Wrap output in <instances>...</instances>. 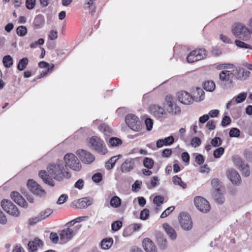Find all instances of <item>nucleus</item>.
Masks as SVG:
<instances>
[{
    "instance_id": "f257e3e1",
    "label": "nucleus",
    "mask_w": 252,
    "mask_h": 252,
    "mask_svg": "<svg viewBox=\"0 0 252 252\" xmlns=\"http://www.w3.org/2000/svg\"><path fill=\"white\" fill-rule=\"evenodd\" d=\"M47 171L49 174L45 171H41L38 175L45 183L52 187L55 185L54 181L49 175L58 181L69 179L71 177L66 165L62 160L50 164L47 167Z\"/></svg>"
},
{
    "instance_id": "f03ea898",
    "label": "nucleus",
    "mask_w": 252,
    "mask_h": 252,
    "mask_svg": "<svg viewBox=\"0 0 252 252\" xmlns=\"http://www.w3.org/2000/svg\"><path fill=\"white\" fill-rule=\"evenodd\" d=\"M231 31L236 37L243 41H247L251 37L248 27L241 23L234 24L232 27Z\"/></svg>"
},
{
    "instance_id": "7ed1b4c3",
    "label": "nucleus",
    "mask_w": 252,
    "mask_h": 252,
    "mask_svg": "<svg viewBox=\"0 0 252 252\" xmlns=\"http://www.w3.org/2000/svg\"><path fill=\"white\" fill-rule=\"evenodd\" d=\"M81 224H77L74 227L66 226L62 230L59 234L61 243L64 244L71 240L81 228Z\"/></svg>"
},
{
    "instance_id": "20e7f679",
    "label": "nucleus",
    "mask_w": 252,
    "mask_h": 252,
    "mask_svg": "<svg viewBox=\"0 0 252 252\" xmlns=\"http://www.w3.org/2000/svg\"><path fill=\"white\" fill-rule=\"evenodd\" d=\"M89 144L91 148L100 155H104L107 153V149L104 142L97 136L91 137Z\"/></svg>"
},
{
    "instance_id": "39448f33",
    "label": "nucleus",
    "mask_w": 252,
    "mask_h": 252,
    "mask_svg": "<svg viewBox=\"0 0 252 252\" xmlns=\"http://www.w3.org/2000/svg\"><path fill=\"white\" fill-rule=\"evenodd\" d=\"M65 165L75 171H79L81 168V163L77 158L72 153H67L64 157Z\"/></svg>"
},
{
    "instance_id": "423d86ee",
    "label": "nucleus",
    "mask_w": 252,
    "mask_h": 252,
    "mask_svg": "<svg viewBox=\"0 0 252 252\" xmlns=\"http://www.w3.org/2000/svg\"><path fill=\"white\" fill-rule=\"evenodd\" d=\"M125 122L127 126L135 131H139L141 129V123L135 115L130 114L126 116Z\"/></svg>"
},
{
    "instance_id": "0eeeda50",
    "label": "nucleus",
    "mask_w": 252,
    "mask_h": 252,
    "mask_svg": "<svg viewBox=\"0 0 252 252\" xmlns=\"http://www.w3.org/2000/svg\"><path fill=\"white\" fill-rule=\"evenodd\" d=\"M3 209L9 215L14 217H18L20 212L17 207L10 201L3 200L1 202Z\"/></svg>"
},
{
    "instance_id": "6e6552de",
    "label": "nucleus",
    "mask_w": 252,
    "mask_h": 252,
    "mask_svg": "<svg viewBox=\"0 0 252 252\" xmlns=\"http://www.w3.org/2000/svg\"><path fill=\"white\" fill-rule=\"evenodd\" d=\"M206 56V50L204 49H198L191 51L188 56L187 60L189 63H193L204 59Z\"/></svg>"
},
{
    "instance_id": "1a4fd4ad",
    "label": "nucleus",
    "mask_w": 252,
    "mask_h": 252,
    "mask_svg": "<svg viewBox=\"0 0 252 252\" xmlns=\"http://www.w3.org/2000/svg\"><path fill=\"white\" fill-rule=\"evenodd\" d=\"M194 203L196 207L201 212L206 213L210 210L211 207L209 203L202 197L197 196L195 197Z\"/></svg>"
},
{
    "instance_id": "9d476101",
    "label": "nucleus",
    "mask_w": 252,
    "mask_h": 252,
    "mask_svg": "<svg viewBox=\"0 0 252 252\" xmlns=\"http://www.w3.org/2000/svg\"><path fill=\"white\" fill-rule=\"evenodd\" d=\"M167 110L169 113L178 114L181 111L180 108L176 104V99L171 95H167L165 97Z\"/></svg>"
},
{
    "instance_id": "9b49d317",
    "label": "nucleus",
    "mask_w": 252,
    "mask_h": 252,
    "mask_svg": "<svg viewBox=\"0 0 252 252\" xmlns=\"http://www.w3.org/2000/svg\"><path fill=\"white\" fill-rule=\"evenodd\" d=\"M179 221L182 228L186 230H190L192 227V222L189 215L181 213L179 216Z\"/></svg>"
},
{
    "instance_id": "f8f14e48",
    "label": "nucleus",
    "mask_w": 252,
    "mask_h": 252,
    "mask_svg": "<svg viewBox=\"0 0 252 252\" xmlns=\"http://www.w3.org/2000/svg\"><path fill=\"white\" fill-rule=\"evenodd\" d=\"M27 186L31 192L36 195L42 196L45 194V191L42 187L32 180L28 181Z\"/></svg>"
},
{
    "instance_id": "ddd939ff",
    "label": "nucleus",
    "mask_w": 252,
    "mask_h": 252,
    "mask_svg": "<svg viewBox=\"0 0 252 252\" xmlns=\"http://www.w3.org/2000/svg\"><path fill=\"white\" fill-rule=\"evenodd\" d=\"M76 153L82 162L85 164H90L94 160V156L87 151L78 150Z\"/></svg>"
},
{
    "instance_id": "4468645a",
    "label": "nucleus",
    "mask_w": 252,
    "mask_h": 252,
    "mask_svg": "<svg viewBox=\"0 0 252 252\" xmlns=\"http://www.w3.org/2000/svg\"><path fill=\"white\" fill-rule=\"evenodd\" d=\"M232 70H224L221 71L219 74L220 79L226 84H231L233 82V78L234 76V68Z\"/></svg>"
},
{
    "instance_id": "2eb2a0df",
    "label": "nucleus",
    "mask_w": 252,
    "mask_h": 252,
    "mask_svg": "<svg viewBox=\"0 0 252 252\" xmlns=\"http://www.w3.org/2000/svg\"><path fill=\"white\" fill-rule=\"evenodd\" d=\"M149 111L151 114L154 116L157 119H160L166 115V112L162 107L153 104L150 106Z\"/></svg>"
},
{
    "instance_id": "dca6fc26",
    "label": "nucleus",
    "mask_w": 252,
    "mask_h": 252,
    "mask_svg": "<svg viewBox=\"0 0 252 252\" xmlns=\"http://www.w3.org/2000/svg\"><path fill=\"white\" fill-rule=\"evenodd\" d=\"M227 176L233 185L236 186L240 185L241 182L240 176L235 169H228L227 171Z\"/></svg>"
},
{
    "instance_id": "f3484780",
    "label": "nucleus",
    "mask_w": 252,
    "mask_h": 252,
    "mask_svg": "<svg viewBox=\"0 0 252 252\" xmlns=\"http://www.w3.org/2000/svg\"><path fill=\"white\" fill-rule=\"evenodd\" d=\"M137 161V158H127L122 164L121 171L124 173L130 171L134 169Z\"/></svg>"
},
{
    "instance_id": "a211bd4d",
    "label": "nucleus",
    "mask_w": 252,
    "mask_h": 252,
    "mask_svg": "<svg viewBox=\"0 0 252 252\" xmlns=\"http://www.w3.org/2000/svg\"><path fill=\"white\" fill-rule=\"evenodd\" d=\"M178 99L180 102L185 105H189L194 100L192 96L189 93L185 91L178 93Z\"/></svg>"
},
{
    "instance_id": "6ab92c4d",
    "label": "nucleus",
    "mask_w": 252,
    "mask_h": 252,
    "mask_svg": "<svg viewBox=\"0 0 252 252\" xmlns=\"http://www.w3.org/2000/svg\"><path fill=\"white\" fill-rule=\"evenodd\" d=\"M10 196L12 199L19 206L24 208H27L28 207V204L27 202L19 192L12 191L11 193Z\"/></svg>"
},
{
    "instance_id": "aec40b11",
    "label": "nucleus",
    "mask_w": 252,
    "mask_h": 252,
    "mask_svg": "<svg viewBox=\"0 0 252 252\" xmlns=\"http://www.w3.org/2000/svg\"><path fill=\"white\" fill-rule=\"evenodd\" d=\"M234 75L238 79H246L250 74V71L243 67H234Z\"/></svg>"
},
{
    "instance_id": "412c9836",
    "label": "nucleus",
    "mask_w": 252,
    "mask_h": 252,
    "mask_svg": "<svg viewBox=\"0 0 252 252\" xmlns=\"http://www.w3.org/2000/svg\"><path fill=\"white\" fill-rule=\"evenodd\" d=\"M247 96L246 93H241L237 96H234L230 101L226 104V108L228 109L231 106L244 102Z\"/></svg>"
},
{
    "instance_id": "4be33fe9",
    "label": "nucleus",
    "mask_w": 252,
    "mask_h": 252,
    "mask_svg": "<svg viewBox=\"0 0 252 252\" xmlns=\"http://www.w3.org/2000/svg\"><path fill=\"white\" fill-rule=\"evenodd\" d=\"M142 245L146 252H157L156 246L149 238H145L142 241Z\"/></svg>"
},
{
    "instance_id": "5701e85b",
    "label": "nucleus",
    "mask_w": 252,
    "mask_h": 252,
    "mask_svg": "<svg viewBox=\"0 0 252 252\" xmlns=\"http://www.w3.org/2000/svg\"><path fill=\"white\" fill-rule=\"evenodd\" d=\"M174 142L173 136H170L164 139H159L157 142V146L159 148L163 146H169L172 144Z\"/></svg>"
},
{
    "instance_id": "b1692460",
    "label": "nucleus",
    "mask_w": 252,
    "mask_h": 252,
    "mask_svg": "<svg viewBox=\"0 0 252 252\" xmlns=\"http://www.w3.org/2000/svg\"><path fill=\"white\" fill-rule=\"evenodd\" d=\"M92 200L88 197H84L77 200L76 206L77 208L82 209L85 208L91 205Z\"/></svg>"
},
{
    "instance_id": "393cba45",
    "label": "nucleus",
    "mask_w": 252,
    "mask_h": 252,
    "mask_svg": "<svg viewBox=\"0 0 252 252\" xmlns=\"http://www.w3.org/2000/svg\"><path fill=\"white\" fill-rule=\"evenodd\" d=\"M94 1V0H86L83 5L84 8L88 10L92 14H94L95 11L96 6Z\"/></svg>"
},
{
    "instance_id": "a878e982",
    "label": "nucleus",
    "mask_w": 252,
    "mask_h": 252,
    "mask_svg": "<svg viewBox=\"0 0 252 252\" xmlns=\"http://www.w3.org/2000/svg\"><path fill=\"white\" fill-rule=\"evenodd\" d=\"M163 227L171 239H176L177 237L176 232L171 226L167 223H164L163 224Z\"/></svg>"
},
{
    "instance_id": "bb28decb",
    "label": "nucleus",
    "mask_w": 252,
    "mask_h": 252,
    "mask_svg": "<svg viewBox=\"0 0 252 252\" xmlns=\"http://www.w3.org/2000/svg\"><path fill=\"white\" fill-rule=\"evenodd\" d=\"M42 245L41 241L38 239H35L33 241L29 242L28 245L29 250L32 252L37 250L38 248L40 247Z\"/></svg>"
},
{
    "instance_id": "cd10ccee",
    "label": "nucleus",
    "mask_w": 252,
    "mask_h": 252,
    "mask_svg": "<svg viewBox=\"0 0 252 252\" xmlns=\"http://www.w3.org/2000/svg\"><path fill=\"white\" fill-rule=\"evenodd\" d=\"M44 22L45 21L43 16L41 15H38L34 19V26L35 29L41 28L43 26Z\"/></svg>"
},
{
    "instance_id": "c85d7f7f",
    "label": "nucleus",
    "mask_w": 252,
    "mask_h": 252,
    "mask_svg": "<svg viewBox=\"0 0 252 252\" xmlns=\"http://www.w3.org/2000/svg\"><path fill=\"white\" fill-rule=\"evenodd\" d=\"M204 92L201 88H197L194 93V100L196 101H201L204 98Z\"/></svg>"
},
{
    "instance_id": "c756f323",
    "label": "nucleus",
    "mask_w": 252,
    "mask_h": 252,
    "mask_svg": "<svg viewBox=\"0 0 252 252\" xmlns=\"http://www.w3.org/2000/svg\"><path fill=\"white\" fill-rule=\"evenodd\" d=\"M113 243V240L111 238L104 239L101 242V247L103 250H108L111 248Z\"/></svg>"
},
{
    "instance_id": "7c9ffc66",
    "label": "nucleus",
    "mask_w": 252,
    "mask_h": 252,
    "mask_svg": "<svg viewBox=\"0 0 252 252\" xmlns=\"http://www.w3.org/2000/svg\"><path fill=\"white\" fill-rule=\"evenodd\" d=\"M232 159L234 165L238 168L242 167L245 164L242 159L238 155H234L232 157Z\"/></svg>"
},
{
    "instance_id": "2f4dec72",
    "label": "nucleus",
    "mask_w": 252,
    "mask_h": 252,
    "mask_svg": "<svg viewBox=\"0 0 252 252\" xmlns=\"http://www.w3.org/2000/svg\"><path fill=\"white\" fill-rule=\"evenodd\" d=\"M122 144V140L117 137H111L109 139L108 145L109 147H114L119 146Z\"/></svg>"
},
{
    "instance_id": "473e14b6",
    "label": "nucleus",
    "mask_w": 252,
    "mask_h": 252,
    "mask_svg": "<svg viewBox=\"0 0 252 252\" xmlns=\"http://www.w3.org/2000/svg\"><path fill=\"white\" fill-rule=\"evenodd\" d=\"M172 182L174 185H178L184 189L187 188L186 184L182 180L181 178L179 177L177 175L174 176L173 177Z\"/></svg>"
},
{
    "instance_id": "72a5a7b5",
    "label": "nucleus",
    "mask_w": 252,
    "mask_h": 252,
    "mask_svg": "<svg viewBox=\"0 0 252 252\" xmlns=\"http://www.w3.org/2000/svg\"><path fill=\"white\" fill-rule=\"evenodd\" d=\"M214 197L216 201L219 204H222L224 203L225 199L221 192V191H216Z\"/></svg>"
},
{
    "instance_id": "f704fd0d",
    "label": "nucleus",
    "mask_w": 252,
    "mask_h": 252,
    "mask_svg": "<svg viewBox=\"0 0 252 252\" xmlns=\"http://www.w3.org/2000/svg\"><path fill=\"white\" fill-rule=\"evenodd\" d=\"M215 84L212 81L205 82L203 84V88L207 91L213 92L215 89Z\"/></svg>"
},
{
    "instance_id": "c9c22d12",
    "label": "nucleus",
    "mask_w": 252,
    "mask_h": 252,
    "mask_svg": "<svg viewBox=\"0 0 252 252\" xmlns=\"http://www.w3.org/2000/svg\"><path fill=\"white\" fill-rule=\"evenodd\" d=\"M110 205L114 208H118L121 205V199L117 196H113L110 200Z\"/></svg>"
},
{
    "instance_id": "e433bc0d",
    "label": "nucleus",
    "mask_w": 252,
    "mask_h": 252,
    "mask_svg": "<svg viewBox=\"0 0 252 252\" xmlns=\"http://www.w3.org/2000/svg\"><path fill=\"white\" fill-rule=\"evenodd\" d=\"M13 59L10 55L5 56L2 60L4 66L6 68L10 67L13 64Z\"/></svg>"
},
{
    "instance_id": "4c0bfd02",
    "label": "nucleus",
    "mask_w": 252,
    "mask_h": 252,
    "mask_svg": "<svg viewBox=\"0 0 252 252\" xmlns=\"http://www.w3.org/2000/svg\"><path fill=\"white\" fill-rule=\"evenodd\" d=\"M211 184L214 189H216V191H221L222 186L220 184V180L217 178H214L211 181Z\"/></svg>"
},
{
    "instance_id": "58836bf2",
    "label": "nucleus",
    "mask_w": 252,
    "mask_h": 252,
    "mask_svg": "<svg viewBox=\"0 0 252 252\" xmlns=\"http://www.w3.org/2000/svg\"><path fill=\"white\" fill-rule=\"evenodd\" d=\"M28 63V59L27 58H23L20 60L17 65V68L20 71L23 70L27 66Z\"/></svg>"
},
{
    "instance_id": "ea45409f",
    "label": "nucleus",
    "mask_w": 252,
    "mask_h": 252,
    "mask_svg": "<svg viewBox=\"0 0 252 252\" xmlns=\"http://www.w3.org/2000/svg\"><path fill=\"white\" fill-rule=\"evenodd\" d=\"M235 44L237 46L240 48H244V49H252V46L249 44H246L244 41L236 39L235 41Z\"/></svg>"
},
{
    "instance_id": "a19ab883",
    "label": "nucleus",
    "mask_w": 252,
    "mask_h": 252,
    "mask_svg": "<svg viewBox=\"0 0 252 252\" xmlns=\"http://www.w3.org/2000/svg\"><path fill=\"white\" fill-rule=\"evenodd\" d=\"M164 201V198L162 196L158 195L156 196L153 202L154 204L157 205V208L156 209L157 210L159 209V207H160V205L163 203Z\"/></svg>"
},
{
    "instance_id": "79ce46f5",
    "label": "nucleus",
    "mask_w": 252,
    "mask_h": 252,
    "mask_svg": "<svg viewBox=\"0 0 252 252\" xmlns=\"http://www.w3.org/2000/svg\"><path fill=\"white\" fill-rule=\"evenodd\" d=\"M99 129L106 135H109L111 133V128L105 124L99 126Z\"/></svg>"
},
{
    "instance_id": "37998d69",
    "label": "nucleus",
    "mask_w": 252,
    "mask_h": 252,
    "mask_svg": "<svg viewBox=\"0 0 252 252\" xmlns=\"http://www.w3.org/2000/svg\"><path fill=\"white\" fill-rule=\"evenodd\" d=\"M53 212L52 209L47 208L44 211H41L39 214V217L41 218L42 220H45Z\"/></svg>"
},
{
    "instance_id": "c03bdc74",
    "label": "nucleus",
    "mask_w": 252,
    "mask_h": 252,
    "mask_svg": "<svg viewBox=\"0 0 252 252\" xmlns=\"http://www.w3.org/2000/svg\"><path fill=\"white\" fill-rule=\"evenodd\" d=\"M154 163V160L149 158H145L143 161L144 166L148 169H151L153 167Z\"/></svg>"
},
{
    "instance_id": "a18cd8bd",
    "label": "nucleus",
    "mask_w": 252,
    "mask_h": 252,
    "mask_svg": "<svg viewBox=\"0 0 252 252\" xmlns=\"http://www.w3.org/2000/svg\"><path fill=\"white\" fill-rule=\"evenodd\" d=\"M242 172V174L245 177H248L250 174V169L247 164H245L242 167L239 168Z\"/></svg>"
},
{
    "instance_id": "49530a36",
    "label": "nucleus",
    "mask_w": 252,
    "mask_h": 252,
    "mask_svg": "<svg viewBox=\"0 0 252 252\" xmlns=\"http://www.w3.org/2000/svg\"><path fill=\"white\" fill-rule=\"evenodd\" d=\"M201 143L200 139L198 137H194L192 138L190 141V145L196 148L199 147Z\"/></svg>"
},
{
    "instance_id": "de8ad7c7",
    "label": "nucleus",
    "mask_w": 252,
    "mask_h": 252,
    "mask_svg": "<svg viewBox=\"0 0 252 252\" xmlns=\"http://www.w3.org/2000/svg\"><path fill=\"white\" fill-rule=\"evenodd\" d=\"M17 34L20 36H23L25 35L27 32V30L26 27L21 26H19L17 28L16 30Z\"/></svg>"
},
{
    "instance_id": "09e8293b",
    "label": "nucleus",
    "mask_w": 252,
    "mask_h": 252,
    "mask_svg": "<svg viewBox=\"0 0 252 252\" xmlns=\"http://www.w3.org/2000/svg\"><path fill=\"white\" fill-rule=\"evenodd\" d=\"M229 136L231 137H238L240 134V131L237 128H232L230 130Z\"/></svg>"
},
{
    "instance_id": "8fccbe9b",
    "label": "nucleus",
    "mask_w": 252,
    "mask_h": 252,
    "mask_svg": "<svg viewBox=\"0 0 252 252\" xmlns=\"http://www.w3.org/2000/svg\"><path fill=\"white\" fill-rule=\"evenodd\" d=\"M211 144L214 147H219L221 145L222 140L220 137H216L211 140Z\"/></svg>"
},
{
    "instance_id": "3c124183",
    "label": "nucleus",
    "mask_w": 252,
    "mask_h": 252,
    "mask_svg": "<svg viewBox=\"0 0 252 252\" xmlns=\"http://www.w3.org/2000/svg\"><path fill=\"white\" fill-rule=\"evenodd\" d=\"M224 152V148L220 147L214 151L213 155L215 158H220L223 154Z\"/></svg>"
},
{
    "instance_id": "603ef678",
    "label": "nucleus",
    "mask_w": 252,
    "mask_h": 252,
    "mask_svg": "<svg viewBox=\"0 0 252 252\" xmlns=\"http://www.w3.org/2000/svg\"><path fill=\"white\" fill-rule=\"evenodd\" d=\"M83 220L82 217H78L66 223L65 226L74 227L76 223L79 222Z\"/></svg>"
},
{
    "instance_id": "864d4df0",
    "label": "nucleus",
    "mask_w": 252,
    "mask_h": 252,
    "mask_svg": "<svg viewBox=\"0 0 252 252\" xmlns=\"http://www.w3.org/2000/svg\"><path fill=\"white\" fill-rule=\"evenodd\" d=\"M122 226V223L120 221H116L112 223V229L114 231L119 230Z\"/></svg>"
},
{
    "instance_id": "5fc2aeb1",
    "label": "nucleus",
    "mask_w": 252,
    "mask_h": 252,
    "mask_svg": "<svg viewBox=\"0 0 252 252\" xmlns=\"http://www.w3.org/2000/svg\"><path fill=\"white\" fill-rule=\"evenodd\" d=\"M175 209L174 206H170L167 208L160 215L161 218H164L167 217L171 212H172Z\"/></svg>"
},
{
    "instance_id": "6e6d98bb",
    "label": "nucleus",
    "mask_w": 252,
    "mask_h": 252,
    "mask_svg": "<svg viewBox=\"0 0 252 252\" xmlns=\"http://www.w3.org/2000/svg\"><path fill=\"white\" fill-rule=\"evenodd\" d=\"M158 242L159 245L164 248L166 245V240L162 234H159L157 238Z\"/></svg>"
},
{
    "instance_id": "4d7b16f0",
    "label": "nucleus",
    "mask_w": 252,
    "mask_h": 252,
    "mask_svg": "<svg viewBox=\"0 0 252 252\" xmlns=\"http://www.w3.org/2000/svg\"><path fill=\"white\" fill-rule=\"evenodd\" d=\"M217 68L219 69H230L234 68V66L232 64H221L218 65Z\"/></svg>"
},
{
    "instance_id": "13d9d810",
    "label": "nucleus",
    "mask_w": 252,
    "mask_h": 252,
    "mask_svg": "<svg viewBox=\"0 0 252 252\" xmlns=\"http://www.w3.org/2000/svg\"><path fill=\"white\" fill-rule=\"evenodd\" d=\"M149 216V211L147 209H144L140 213V219L142 220H147Z\"/></svg>"
},
{
    "instance_id": "bf43d9fd",
    "label": "nucleus",
    "mask_w": 252,
    "mask_h": 252,
    "mask_svg": "<svg viewBox=\"0 0 252 252\" xmlns=\"http://www.w3.org/2000/svg\"><path fill=\"white\" fill-rule=\"evenodd\" d=\"M216 122L214 120H209L207 122L206 127L210 130H212L216 128Z\"/></svg>"
},
{
    "instance_id": "052dcab7",
    "label": "nucleus",
    "mask_w": 252,
    "mask_h": 252,
    "mask_svg": "<svg viewBox=\"0 0 252 252\" xmlns=\"http://www.w3.org/2000/svg\"><path fill=\"white\" fill-rule=\"evenodd\" d=\"M102 176L100 173H96L92 177V180L95 183L100 182L102 180Z\"/></svg>"
},
{
    "instance_id": "680f3d73",
    "label": "nucleus",
    "mask_w": 252,
    "mask_h": 252,
    "mask_svg": "<svg viewBox=\"0 0 252 252\" xmlns=\"http://www.w3.org/2000/svg\"><path fill=\"white\" fill-rule=\"evenodd\" d=\"M35 4V0H26V6L28 9H32Z\"/></svg>"
},
{
    "instance_id": "e2e57ef3",
    "label": "nucleus",
    "mask_w": 252,
    "mask_h": 252,
    "mask_svg": "<svg viewBox=\"0 0 252 252\" xmlns=\"http://www.w3.org/2000/svg\"><path fill=\"white\" fill-rule=\"evenodd\" d=\"M231 122V120L230 118H229V117L225 116L222 118V120L221 121V126L223 127H225V126H228V125H229L230 124Z\"/></svg>"
},
{
    "instance_id": "0e129e2a",
    "label": "nucleus",
    "mask_w": 252,
    "mask_h": 252,
    "mask_svg": "<svg viewBox=\"0 0 252 252\" xmlns=\"http://www.w3.org/2000/svg\"><path fill=\"white\" fill-rule=\"evenodd\" d=\"M145 123L147 129L149 131L151 130L153 128V120L150 118H147L145 120Z\"/></svg>"
},
{
    "instance_id": "69168bd1",
    "label": "nucleus",
    "mask_w": 252,
    "mask_h": 252,
    "mask_svg": "<svg viewBox=\"0 0 252 252\" xmlns=\"http://www.w3.org/2000/svg\"><path fill=\"white\" fill-rule=\"evenodd\" d=\"M59 236L56 233L52 232L50 233V239L53 243H57L59 240Z\"/></svg>"
},
{
    "instance_id": "338daca9",
    "label": "nucleus",
    "mask_w": 252,
    "mask_h": 252,
    "mask_svg": "<svg viewBox=\"0 0 252 252\" xmlns=\"http://www.w3.org/2000/svg\"><path fill=\"white\" fill-rule=\"evenodd\" d=\"M41 220H41V218L39 217V215H38L36 217H35L34 218L30 219L29 220V223L31 225H33Z\"/></svg>"
},
{
    "instance_id": "774afa93",
    "label": "nucleus",
    "mask_w": 252,
    "mask_h": 252,
    "mask_svg": "<svg viewBox=\"0 0 252 252\" xmlns=\"http://www.w3.org/2000/svg\"><path fill=\"white\" fill-rule=\"evenodd\" d=\"M142 185V182L141 181L136 180L132 186V189L133 191H136L138 189L140 188V186Z\"/></svg>"
}]
</instances>
